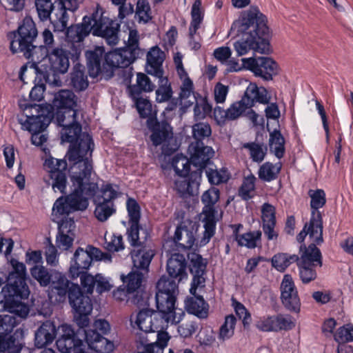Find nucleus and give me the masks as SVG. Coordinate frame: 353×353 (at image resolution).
<instances>
[{"label": "nucleus", "mask_w": 353, "mask_h": 353, "mask_svg": "<svg viewBox=\"0 0 353 353\" xmlns=\"http://www.w3.org/2000/svg\"><path fill=\"white\" fill-rule=\"evenodd\" d=\"M92 164L87 157L70 168V193L61 196L54 202L52 215L54 219L74 211H84L89 205V200L94 197L98 190L96 183L91 181Z\"/></svg>", "instance_id": "obj_1"}, {"label": "nucleus", "mask_w": 353, "mask_h": 353, "mask_svg": "<svg viewBox=\"0 0 353 353\" xmlns=\"http://www.w3.org/2000/svg\"><path fill=\"white\" fill-rule=\"evenodd\" d=\"M118 24L110 20L99 6L92 17L85 16L80 24L71 26L66 32V38L70 42H80L90 32L104 38L110 46L118 43Z\"/></svg>", "instance_id": "obj_2"}, {"label": "nucleus", "mask_w": 353, "mask_h": 353, "mask_svg": "<svg viewBox=\"0 0 353 353\" xmlns=\"http://www.w3.org/2000/svg\"><path fill=\"white\" fill-rule=\"evenodd\" d=\"M28 59L37 73L43 75L46 82L54 85H60L59 75L65 73L70 65L66 51L59 48L51 52L46 46L34 48Z\"/></svg>", "instance_id": "obj_3"}, {"label": "nucleus", "mask_w": 353, "mask_h": 353, "mask_svg": "<svg viewBox=\"0 0 353 353\" xmlns=\"http://www.w3.org/2000/svg\"><path fill=\"white\" fill-rule=\"evenodd\" d=\"M59 124L63 127L61 130V140L63 142L70 143V147L68 152V157L73 165L79 161H84L87 157L88 163H91L90 157L93 150V142L91 137L86 133H81V128L74 121H70L68 118L59 116L57 117Z\"/></svg>", "instance_id": "obj_4"}, {"label": "nucleus", "mask_w": 353, "mask_h": 353, "mask_svg": "<svg viewBox=\"0 0 353 353\" xmlns=\"http://www.w3.org/2000/svg\"><path fill=\"white\" fill-rule=\"evenodd\" d=\"M267 19L257 7H251L234 21L230 34L237 37H260L268 32Z\"/></svg>", "instance_id": "obj_5"}, {"label": "nucleus", "mask_w": 353, "mask_h": 353, "mask_svg": "<svg viewBox=\"0 0 353 353\" xmlns=\"http://www.w3.org/2000/svg\"><path fill=\"white\" fill-rule=\"evenodd\" d=\"M38 32L32 19L26 17L18 28L10 42V50L13 53L23 52L26 58L29 59L37 46L33 41L37 37Z\"/></svg>", "instance_id": "obj_6"}, {"label": "nucleus", "mask_w": 353, "mask_h": 353, "mask_svg": "<svg viewBox=\"0 0 353 353\" xmlns=\"http://www.w3.org/2000/svg\"><path fill=\"white\" fill-rule=\"evenodd\" d=\"M219 190L216 188H210L202 194L201 201L204 207L200 215V220L203 224L204 232L200 241L201 245L207 244L214 234L218 218L215 215L214 205L219 201Z\"/></svg>", "instance_id": "obj_7"}, {"label": "nucleus", "mask_w": 353, "mask_h": 353, "mask_svg": "<svg viewBox=\"0 0 353 353\" xmlns=\"http://www.w3.org/2000/svg\"><path fill=\"white\" fill-rule=\"evenodd\" d=\"M94 259L110 262L112 256L92 246H88L85 250L79 248L75 251L71 260L69 268L70 276L73 279L78 278L81 273L89 269Z\"/></svg>", "instance_id": "obj_8"}, {"label": "nucleus", "mask_w": 353, "mask_h": 353, "mask_svg": "<svg viewBox=\"0 0 353 353\" xmlns=\"http://www.w3.org/2000/svg\"><path fill=\"white\" fill-rule=\"evenodd\" d=\"M70 303L74 310V319L80 327L89 324L88 316L92 311L90 298L82 294L79 285H72L69 292Z\"/></svg>", "instance_id": "obj_9"}, {"label": "nucleus", "mask_w": 353, "mask_h": 353, "mask_svg": "<svg viewBox=\"0 0 353 353\" xmlns=\"http://www.w3.org/2000/svg\"><path fill=\"white\" fill-rule=\"evenodd\" d=\"M130 324L145 332H165L164 330L168 327L166 321L159 313L150 309H144L137 314L130 316Z\"/></svg>", "instance_id": "obj_10"}, {"label": "nucleus", "mask_w": 353, "mask_h": 353, "mask_svg": "<svg viewBox=\"0 0 353 353\" xmlns=\"http://www.w3.org/2000/svg\"><path fill=\"white\" fill-rule=\"evenodd\" d=\"M176 294L156 293L157 312L168 325L179 323L185 315L184 311L175 305Z\"/></svg>", "instance_id": "obj_11"}, {"label": "nucleus", "mask_w": 353, "mask_h": 353, "mask_svg": "<svg viewBox=\"0 0 353 353\" xmlns=\"http://www.w3.org/2000/svg\"><path fill=\"white\" fill-rule=\"evenodd\" d=\"M246 70L251 71L256 77L270 81L279 73V65L272 59L267 57L244 58Z\"/></svg>", "instance_id": "obj_12"}, {"label": "nucleus", "mask_w": 353, "mask_h": 353, "mask_svg": "<svg viewBox=\"0 0 353 353\" xmlns=\"http://www.w3.org/2000/svg\"><path fill=\"white\" fill-rule=\"evenodd\" d=\"M11 265L13 271L8 276L9 284L6 288H3L1 293L13 292L21 297H28L30 291L26 283V269L25 265L17 260H12Z\"/></svg>", "instance_id": "obj_13"}, {"label": "nucleus", "mask_w": 353, "mask_h": 353, "mask_svg": "<svg viewBox=\"0 0 353 353\" xmlns=\"http://www.w3.org/2000/svg\"><path fill=\"white\" fill-rule=\"evenodd\" d=\"M322 265L320 250L314 246H309L302 254L299 262V274L303 282L308 283L316 278L314 268Z\"/></svg>", "instance_id": "obj_14"}, {"label": "nucleus", "mask_w": 353, "mask_h": 353, "mask_svg": "<svg viewBox=\"0 0 353 353\" xmlns=\"http://www.w3.org/2000/svg\"><path fill=\"white\" fill-rule=\"evenodd\" d=\"M53 105L57 108L58 112L57 118L60 116L74 121L79 111L78 99L74 94L68 90H63L55 94L53 99Z\"/></svg>", "instance_id": "obj_15"}, {"label": "nucleus", "mask_w": 353, "mask_h": 353, "mask_svg": "<svg viewBox=\"0 0 353 353\" xmlns=\"http://www.w3.org/2000/svg\"><path fill=\"white\" fill-rule=\"evenodd\" d=\"M195 230L191 222H183L176 229L174 240L168 241L163 245L165 252H170V248L173 245L183 249L191 248L195 241Z\"/></svg>", "instance_id": "obj_16"}, {"label": "nucleus", "mask_w": 353, "mask_h": 353, "mask_svg": "<svg viewBox=\"0 0 353 353\" xmlns=\"http://www.w3.org/2000/svg\"><path fill=\"white\" fill-rule=\"evenodd\" d=\"M311 241L310 246L316 247L315 244L323 242V225L321 215L319 212L313 211L308 224H306L303 230L298 234L296 239L299 243L304 241L306 236Z\"/></svg>", "instance_id": "obj_17"}, {"label": "nucleus", "mask_w": 353, "mask_h": 353, "mask_svg": "<svg viewBox=\"0 0 353 353\" xmlns=\"http://www.w3.org/2000/svg\"><path fill=\"white\" fill-rule=\"evenodd\" d=\"M1 294L5 297V307L8 310L10 314L0 315V316H11L12 319L14 321V324L12 327L14 328L18 324V321L16 319L14 314L17 315L20 318H26L29 313L28 307L26 304L19 301L18 299H27L28 297H21L19 295L15 294L13 292H6V293ZM12 330H11L10 332H2V333L0 335L4 336L6 334H8V336H11L10 334L12 332Z\"/></svg>", "instance_id": "obj_18"}, {"label": "nucleus", "mask_w": 353, "mask_h": 353, "mask_svg": "<svg viewBox=\"0 0 353 353\" xmlns=\"http://www.w3.org/2000/svg\"><path fill=\"white\" fill-rule=\"evenodd\" d=\"M52 281L48 290V296L51 302L63 301L73 283H71L65 274L54 271L52 273Z\"/></svg>", "instance_id": "obj_19"}, {"label": "nucleus", "mask_w": 353, "mask_h": 353, "mask_svg": "<svg viewBox=\"0 0 353 353\" xmlns=\"http://www.w3.org/2000/svg\"><path fill=\"white\" fill-rule=\"evenodd\" d=\"M58 339L56 342L57 349L61 353L74 352L77 347H83V342L76 339L72 326L62 324L57 328Z\"/></svg>", "instance_id": "obj_20"}, {"label": "nucleus", "mask_w": 353, "mask_h": 353, "mask_svg": "<svg viewBox=\"0 0 353 353\" xmlns=\"http://www.w3.org/2000/svg\"><path fill=\"white\" fill-rule=\"evenodd\" d=\"M83 0H58L55 2L54 19L52 23L57 31H63L67 26L68 15L67 10L74 11Z\"/></svg>", "instance_id": "obj_21"}, {"label": "nucleus", "mask_w": 353, "mask_h": 353, "mask_svg": "<svg viewBox=\"0 0 353 353\" xmlns=\"http://www.w3.org/2000/svg\"><path fill=\"white\" fill-rule=\"evenodd\" d=\"M59 223V232L56 237V247L60 250H68L73 245L75 237L74 221L71 218H65L62 220L56 219Z\"/></svg>", "instance_id": "obj_22"}, {"label": "nucleus", "mask_w": 353, "mask_h": 353, "mask_svg": "<svg viewBox=\"0 0 353 353\" xmlns=\"http://www.w3.org/2000/svg\"><path fill=\"white\" fill-rule=\"evenodd\" d=\"M138 57V50L126 48L117 49L105 54V63L112 68H125L130 65Z\"/></svg>", "instance_id": "obj_23"}, {"label": "nucleus", "mask_w": 353, "mask_h": 353, "mask_svg": "<svg viewBox=\"0 0 353 353\" xmlns=\"http://www.w3.org/2000/svg\"><path fill=\"white\" fill-rule=\"evenodd\" d=\"M239 39L233 43L234 49L238 56H243L247 54L250 50L257 51L261 53H264L267 49V43L262 41L261 44L263 48L259 46L260 37L250 36V37H240Z\"/></svg>", "instance_id": "obj_24"}, {"label": "nucleus", "mask_w": 353, "mask_h": 353, "mask_svg": "<svg viewBox=\"0 0 353 353\" xmlns=\"http://www.w3.org/2000/svg\"><path fill=\"white\" fill-rule=\"evenodd\" d=\"M203 19V10L201 0H195L191 9V22L189 28L190 46L192 50H197L201 45L199 41L194 39V35Z\"/></svg>", "instance_id": "obj_25"}, {"label": "nucleus", "mask_w": 353, "mask_h": 353, "mask_svg": "<svg viewBox=\"0 0 353 353\" xmlns=\"http://www.w3.org/2000/svg\"><path fill=\"white\" fill-rule=\"evenodd\" d=\"M85 341L88 347L97 353H110L114 349L113 342L103 337L93 330H85Z\"/></svg>", "instance_id": "obj_26"}, {"label": "nucleus", "mask_w": 353, "mask_h": 353, "mask_svg": "<svg viewBox=\"0 0 353 353\" xmlns=\"http://www.w3.org/2000/svg\"><path fill=\"white\" fill-rule=\"evenodd\" d=\"M170 257L167 263V271L172 278H178L179 281L186 279L188 274L185 272V258L182 254L174 252L170 250Z\"/></svg>", "instance_id": "obj_27"}, {"label": "nucleus", "mask_w": 353, "mask_h": 353, "mask_svg": "<svg viewBox=\"0 0 353 353\" xmlns=\"http://www.w3.org/2000/svg\"><path fill=\"white\" fill-rule=\"evenodd\" d=\"M18 121L23 130H28L33 134L43 132L49 125L50 120L46 116L37 115L29 117L22 114L18 116Z\"/></svg>", "instance_id": "obj_28"}, {"label": "nucleus", "mask_w": 353, "mask_h": 353, "mask_svg": "<svg viewBox=\"0 0 353 353\" xmlns=\"http://www.w3.org/2000/svg\"><path fill=\"white\" fill-rule=\"evenodd\" d=\"M196 145H192L189 148L190 152V162L199 168H203L210 159L214 156V150L210 146H204L199 141Z\"/></svg>", "instance_id": "obj_29"}, {"label": "nucleus", "mask_w": 353, "mask_h": 353, "mask_svg": "<svg viewBox=\"0 0 353 353\" xmlns=\"http://www.w3.org/2000/svg\"><path fill=\"white\" fill-rule=\"evenodd\" d=\"M56 330L53 322L46 321L38 328L34 335L35 345L42 348L52 343L55 338Z\"/></svg>", "instance_id": "obj_30"}, {"label": "nucleus", "mask_w": 353, "mask_h": 353, "mask_svg": "<svg viewBox=\"0 0 353 353\" xmlns=\"http://www.w3.org/2000/svg\"><path fill=\"white\" fill-rule=\"evenodd\" d=\"M164 57V52L159 47H152L147 54V72L153 76L163 74L161 67Z\"/></svg>", "instance_id": "obj_31"}, {"label": "nucleus", "mask_w": 353, "mask_h": 353, "mask_svg": "<svg viewBox=\"0 0 353 353\" xmlns=\"http://www.w3.org/2000/svg\"><path fill=\"white\" fill-rule=\"evenodd\" d=\"M154 145H163V148L174 144L175 140L172 137V128L166 123L157 124L150 137Z\"/></svg>", "instance_id": "obj_32"}, {"label": "nucleus", "mask_w": 353, "mask_h": 353, "mask_svg": "<svg viewBox=\"0 0 353 353\" xmlns=\"http://www.w3.org/2000/svg\"><path fill=\"white\" fill-rule=\"evenodd\" d=\"M154 250L150 247H143L132 253L134 266L140 270L147 272L150 262L154 256Z\"/></svg>", "instance_id": "obj_33"}, {"label": "nucleus", "mask_w": 353, "mask_h": 353, "mask_svg": "<svg viewBox=\"0 0 353 353\" xmlns=\"http://www.w3.org/2000/svg\"><path fill=\"white\" fill-rule=\"evenodd\" d=\"M104 54L102 46H97L85 52L90 77H97L101 71V61Z\"/></svg>", "instance_id": "obj_34"}, {"label": "nucleus", "mask_w": 353, "mask_h": 353, "mask_svg": "<svg viewBox=\"0 0 353 353\" xmlns=\"http://www.w3.org/2000/svg\"><path fill=\"white\" fill-rule=\"evenodd\" d=\"M129 91L141 117L147 118L155 114V112L152 111V104L150 101L147 99L139 97V92L137 91L135 86L130 87Z\"/></svg>", "instance_id": "obj_35"}, {"label": "nucleus", "mask_w": 353, "mask_h": 353, "mask_svg": "<svg viewBox=\"0 0 353 353\" xmlns=\"http://www.w3.org/2000/svg\"><path fill=\"white\" fill-rule=\"evenodd\" d=\"M42 150L45 152L46 157L44 159L43 168L44 170L48 173V176H51L52 174L64 172L67 168V163L65 161L52 157L49 154V150L46 148H43Z\"/></svg>", "instance_id": "obj_36"}, {"label": "nucleus", "mask_w": 353, "mask_h": 353, "mask_svg": "<svg viewBox=\"0 0 353 353\" xmlns=\"http://www.w3.org/2000/svg\"><path fill=\"white\" fill-rule=\"evenodd\" d=\"M185 306L188 312L199 318H205L208 316V305L201 296L191 297L185 301Z\"/></svg>", "instance_id": "obj_37"}, {"label": "nucleus", "mask_w": 353, "mask_h": 353, "mask_svg": "<svg viewBox=\"0 0 353 353\" xmlns=\"http://www.w3.org/2000/svg\"><path fill=\"white\" fill-rule=\"evenodd\" d=\"M94 203L95 204L94 216L99 221H105L116 212L113 202H104L94 199Z\"/></svg>", "instance_id": "obj_38"}, {"label": "nucleus", "mask_w": 353, "mask_h": 353, "mask_svg": "<svg viewBox=\"0 0 353 353\" xmlns=\"http://www.w3.org/2000/svg\"><path fill=\"white\" fill-rule=\"evenodd\" d=\"M241 227V225H239L234 231L235 239L238 244L241 246H245L249 248H255L256 246L257 241L261 239V232L260 231H254L239 235L237 234V230Z\"/></svg>", "instance_id": "obj_39"}, {"label": "nucleus", "mask_w": 353, "mask_h": 353, "mask_svg": "<svg viewBox=\"0 0 353 353\" xmlns=\"http://www.w3.org/2000/svg\"><path fill=\"white\" fill-rule=\"evenodd\" d=\"M158 79L159 88L156 90V101L163 103L170 100L172 96V90L166 77L163 74L156 76Z\"/></svg>", "instance_id": "obj_40"}, {"label": "nucleus", "mask_w": 353, "mask_h": 353, "mask_svg": "<svg viewBox=\"0 0 353 353\" xmlns=\"http://www.w3.org/2000/svg\"><path fill=\"white\" fill-rule=\"evenodd\" d=\"M170 339L168 332H159L157 334V341L144 345V352L141 353H163Z\"/></svg>", "instance_id": "obj_41"}, {"label": "nucleus", "mask_w": 353, "mask_h": 353, "mask_svg": "<svg viewBox=\"0 0 353 353\" xmlns=\"http://www.w3.org/2000/svg\"><path fill=\"white\" fill-rule=\"evenodd\" d=\"M178 76L181 81L179 98L182 101L194 94V83L185 70L180 69Z\"/></svg>", "instance_id": "obj_42"}, {"label": "nucleus", "mask_w": 353, "mask_h": 353, "mask_svg": "<svg viewBox=\"0 0 353 353\" xmlns=\"http://www.w3.org/2000/svg\"><path fill=\"white\" fill-rule=\"evenodd\" d=\"M236 319L234 315L230 314L225 316L223 323L221 325L219 332V339L227 341L231 339L235 330Z\"/></svg>", "instance_id": "obj_43"}, {"label": "nucleus", "mask_w": 353, "mask_h": 353, "mask_svg": "<svg viewBox=\"0 0 353 353\" xmlns=\"http://www.w3.org/2000/svg\"><path fill=\"white\" fill-rule=\"evenodd\" d=\"M284 139L279 131L274 130L270 134L269 145L271 152L278 158L283 157L284 153Z\"/></svg>", "instance_id": "obj_44"}, {"label": "nucleus", "mask_w": 353, "mask_h": 353, "mask_svg": "<svg viewBox=\"0 0 353 353\" xmlns=\"http://www.w3.org/2000/svg\"><path fill=\"white\" fill-rule=\"evenodd\" d=\"M121 279L123 283H127L128 292L129 293L139 292L138 290L141 287L143 279V274L139 271L132 272L127 276L121 275Z\"/></svg>", "instance_id": "obj_45"}, {"label": "nucleus", "mask_w": 353, "mask_h": 353, "mask_svg": "<svg viewBox=\"0 0 353 353\" xmlns=\"http://www.w3.org/2000/svg\"><path fill=\"white\" fill-rule=\"evenodd\" d=\"M298 257L293 254L279 253L272 258V265L279 272H283L291 263L296 261Z\"/></svg>", "instance_id": "obj_46"}, {"label": "nucleus", "mask_w": 353, "mask_h": 353, "mask_svg": "<svg viewBox=\"0 0 353 353\" xmlns=\"http://www.w3.org/2000/svg\"><path fill=\"white\" fill-rule=\"evenodd\" d=\"M121 194L119 188L115 184H105L101 190V195H94V199L103 201L104 202H113L115 199Z\"/></svg>", "instance_id": "obj_47"}, {"label": "nucleus", "mask_w": 353, "mask_h": 353, "mask_svg": "<svg viewBox=\"0 0 353 353\" xmlns=\"http://www.w3.org/2000/svg\"><path fill=\"white\" fill-rule=\"evenodd\" d=\"M196 105L194 108V117L195 120H202L210 113L212 106L205 97L194 96Z\"/></svg>", "instance_id": "obj_48"}, {"label": "nucleus", "mask_w": 353, "mask_h": 353, "mask_svg": "<svg viewBox=\"0 0 353 353\" xmlns=\"http://www.w3.org/2000/svg\"><path fill=\"white\" fill-rule=\"evenodd\" d=\"M281 164L267 162L263 164L259 170V176L263 181H270L276 179L281 170Z\"/></svg>", "instance_id": "obj_49"}, {"label": "nucleus", "mask_w": 353, "mask_h": 353, "mask_svg": "<svg viewBox=\"0 0 353 353\" xmlns=\"http://www.w3.org/2000/svg\"><path fill=\"white\" fill-rule=\"evenodd\" d=\"M35 1V6L37 8V11L38 13V16L41 21H46L50 18V14L53 11V14L54 13V7L51 0H34ZM55 17L53 14L52 18H51V21L54 19Z\"/></svg>", "instance_id": "obj_50"}, {"label": "nucleus", "mask_w": 353, "mask_h": 353, "mask_svg": "<svg viewBox=\"0 0 353 353\" xmlns=\"http://www.w3.org/2000/svg\"><path fill=\"white\" fill-rule=\"evenodd\" d=\"M205 174L208 181L214 185L227 182L230 176L228 170L225 168L217 170L212 168H208Z\"/></svg>", "instance_id": "obj_51"}, {"label": "nucleus", "mask_w": 353, "mask_h": 353, "mask_svg": "<svg viewBox=\"0 0 353 353\" xmlns=\"http://www.w3.org/2000/svg\"><path fill=\"white\" fill-rule=\"evenodd\" d=\"M172 167L178 176H187L190 170V161L183 155L177 154L172 160Z\"/></svg>", "instance_id": "obj_52"}, {"label": "nucleus", "mask_w": 353, "mask_h": 353, "mask_svg": "<svg viewBox=\"0 0 353 353\" xmlns=\"http://www.w3.org/2000/svg\"><path fill=\"white\" fill-rule=\"evenodd\" d=\"M71 83L78 90H85L88 85L87 77L84 74L81 66H75L71 74Z\"/></svg>", "instance_id": "obj_53"}, {"label": "nucleus", "mask_w": 353, "mask_h": 353, "mask_svg": "<svg viewBox=\"0 0 353 353\" xmlns=\"http://www.w3.org/2000/svg\"><path fill=\"white\" fill-rule=\"evenodd\" d=\"M30 273L40 285L46 287L50 284L52 275L44 266L36 265L30 269Z\"/></svg>", "instance_id": "obj_54"}, {"label": "nucleus", "mask_w": 353, "mask_h": 353, "mask_svg": "<svg viewBox=\"0 0 353 353\" xmlns=\"http://www.w3.org/2000/svg\"><path fill=\"white\" fill-rule=\"evenodd\" d=\"M157 293L177 294V285L171 278L163 276L157 283Z\"/></svg>", "instance_id": "obj_55"}, {"label": "nucleus", "mask_w": 353, "mask_h": 353, "mask_svg": "<svg viewBox=\"0 0 353 353\" xmlns=\"http://www.w3.org/2000/svg\"><path fill=\"white\" fill-rule=\"evenodd\" d=\"M51 182L48 184L51 185L54 192L65 193L67 189V178L64 172H61L57 174H52L49 176ZM48 183L47 181H46Z\"/></svg>", "instance_id": "obj_56"}, {"label": "nucleus", "mask_w": 353, "mask_h": 353, "mask_svg": "<svg viewBox=\"0 0 353 353\" xmlns=\"http://www.w3.org/2000/svg\"><path fill=\"white\" fill-rule=\"evenodd\" d=\"M281 301L284 307L289 311L296 314L299 313L301 310V301L298 293L281 296Z\"/></svg>", "instance_id": "obj_57"}, {"label": "nucleus", "mask_w": 353, "mask_h": 353, "mask_svg": "<svg viewBox=\"0 0 353 353\" xmlns=\"http://www.w3.org/2000/svg\"><path fill=\"white\" fill-rule=\"evenodd\" d=\"M136 16L140 23H145L152 19L150 6L147 0L137 1Z\"/></svg>", "instance_id": "obj_58"}, {"label": "nucleus", "mask_w": 353, "mask_h": 353, "mask_svg": "<svg viewBox=\"0 0 353 353\" xmlns=\"http://www.w3.org/2000/svg\"><path fill=\"white\" fill-rule=\"evenodd\" d=\"M256 178L250 174L243 180L242 185L239 190V195L245 200L252 198L254 195Z\"/></svg>", "instance_id": "obj_59"}, {"label": "nucleus", "mask_w": 353, "mask_h": 353, "mask_svg": "<svg viewBox=\"0 0 353 353\" xmlns=\"http://www.w3.org/2000/svg\"><path fill=\"white\" fill-rule=\"evenodd\" d=\"M105 245L108 250L110 252H119L124 248L123 239L121 235L114 234H105Z\"/></svg>", "instance_id": "obj_60"}, {"label": "nucleus", "mask_w": 353, "mask_h": 353, "mask_svg": "<svg viewBox=\"0 0 353 353\" xmlns=\"http://www.w3.org/2000/svg\"><path fill=\"white\" fill-rule=\"evenodd\" d=\"M190 270L192 274H204L206 261L199 254L192 252L188 255Z\"/></svg>", "instance_id": "obj_61"}, {"label": "nucleus", "mask_w": 353, "mask_h": 353, "mask_svg": "<svg viewBox=\"0 0 353 353\" xmlns=\"http://www.w3.org/2000/svg\"><path fill=\"white\" fill-rule=\"evenodd\" d=\"M309 196L311 199L310 206L312 211L319 212L317 210L322 208L325 202V193L323 190H310L308 192Z\"/></svg>", "instance_id": "obj_62"}, {"label": "nucleus", "mask_w": 353, "mask_h": 353, "mask_svg": "<svg viewBox=\"0 0 353 353\" xmlns=\"http://www.w3.org/2000/svg\"><path fill=\"white\" fill-rule=\"evenodd\" d=\"M334 340L339 343L353 341V325L347 324L341 327L334 335Z\"/></svg>", "instance_id": "obj_63"}, {"label": "nucleus", "mask_w": 353, "mask_h": 353, "mask_svg": "<svg viewBox=\"0 0 353 353\" xmlns=\"http://www.w3.org/2000/svg\"><path fill=\"white\" fill-rule=\"evenodd\" d=\"M246 99H241L239 101L234 103L227 109L228 120H234L244 113L247 110L250 109L244 103Z\"/></svg>", "instance_id": "obj_64"}]
</instances>
